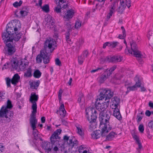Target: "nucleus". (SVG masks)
Masks as SVG:
<instances>
[{
	"label": "nucleus",
	"mask_w": 153,
	"mask_h": 153,
	"mask_svg": "<svg viewBox=\"0 0 153 153\" xmlns=\"http://www.w3.org/2000/svg\"><path fill=\"white\" fill-rule=\"evenodd\" d=\"M26 70V71L25 72L24 75V77L27 78L31 77L32 75V73L33 71L31 67L29 66Z\"/></svg>",
	"instance_id": "b1692460"
},
{
	"label": "nucleus",
	"mask_w": 153,
	"mask_h": 153,
	"mask_svg": "<svg viewBox=\"0 0 153 153\" xmlns=\"http://www.w3.org/2000/svg\"><path fill=\"white\" fill-rule=\"evenodd\" d=\"M101 130H98L94 132L91 134V136L93 139H97L101 136L105 137L108 132L110 130H108L107 128L100 127Z\"/></svg>",
	"instance_id": "f8f14e48"
},
{
	"label": "nucleus",
	"mask_w": 153,
	"mask_h": 153,
	"mask_svg": "<svg viewBox=\"0 0 153 153\" xmlns=\"http://www.w3.org/2000/svg\"><path fill=\"white\" fill-rule=\"evenodd\" d=\"M148 126L150 128L153 130V121H152L149 122Z\"/></svg>",
	"instance_id": "864d4df0"
},
{
	"label": "nucleus",
	"mask_w": 153,
	"mask_h": 153,
	"mask_svg": "<svg viewBox=\"0 0 153 153\" xmlns=\"http://www.w3.org/2000/svg\"><path fill=\"white\" fill-rule=\"evenodd\" d=\"M113 93L107 89H102L100 90L99 100H102L104 98L105 100L108 99L110 101V99L112 97Z\"/></svg>",
	"instance_id": "9b49d317"
},
{
	"label": "nucleus",
	"mask_w": 153,
	"mask_h": 153,
	"mask_svg": "<svg viewBox=\"0 0 153 153\" xmlns=\"http://www.w3.org/2000/svg\"><path fill=\"white\" fill-rule=\"evenodd\" d=\"M120 6L119 7V10H124L126 6L128 8L131 6V0H123L120 2Z\"/></svg>",
	"instance_id": "a211bd4d"
},
{
	"label": "nucleus",
	"mask_w": 153,
	"mask_h": 153,
	"mask_svg": "<svg viewBox=\"0 0 153 153\" xmlns=\"http://www.w3.org/2000/svg\"><path fill=\"white\" fill-rule=\"evenodd\" d=\"M85 58L82 55L78 57V62L79 64H82L85 60Z\"/></svg>",
	"instance_id": "37998d69"
},
{
	"label": "nucleus",
	"mask_w": 153,
	"mask_h": 153,
	"mask_svg": "<svg viewBox=\"0 0 153 153\" xmlns=\"http://www.w3.org/2000/svg\"><path fill=\"white\" fill-rule=\"evenodd\" d=\"M65 26L68 28V32H70L71 31L72 24L71 22H68L65 24Z\"/></svg>",
	"instance_id": "ea45409f"
},
{
	"label": "nucleus",
	"mask_w": 153,
	"mask_h": 153,
	"mask_svg": "<svg viewBox=\"0 0 153 153\" xmlns=\"http://www.w3.org/2000/svg\"><path fill=\"white\" fill-rule=\"evenodd\" d=\"M120 100L117 97H114L111 99V102L110 107L112 109L120 108Z\"/></svg>",
	"instance_id": "dca6fc26"
},
{
	"label": "nucleus",
	"mask_w": 153,
	"mask_h": 153,
	"mask_svg": "<svg viewBox=\"0 0 153 153\" xmlns=\"http://www.w3.org/2000/svg\"><path fill=\"white\" fill-rule=\"evenodd\" d=\"M53 144L51 143L46 142L42 143L41 145L42 148L45 150V152L48 153L51 151L53 147Z\"/></svg>",
	"instance_id": "f3484780"
},
{
	"label": "nucleus",
	"mask_w": 153,
	"mask_h": 153,
	"mask_svg": "<svg viewBox=\"0 0 153 153\" xmlns=\"http://www.w3.org/2000/svg\"><path fill=\"white\" fill-rule=\"evenodd\" d=\"M88 52L87 51H84L83 53L82 54V56L84 58L87 57L88 56Z\"/></svg>",
	"instance_id": "5fc2aeb1"
},
{
	"label": "nucleus",
	"mask_w": 153,
	"mask_h": 153,
	"mask_svg": "<svg viewBox=\"0 0 153 153\" xmlns=\"http://www.w3.org/2000/svg\"><path fill=\"white\" fill-rule=\"evenodd\" d=\"M113 13L114 12L113 11V10H110V12L106 16V18L105 20V22L108 21L109 19L111 18V16H112V15Z\"/></svg>",
	"instance_id": "79ce46f5"
},
{
	"label": "nucleus",
	"mask_w": 153,
	"mask_h": 153,
	"mask_svg": "<svg viewBox=\"0 0 153 153\" xmlns=\"http://www.w3.org/2000/svg\"><path fill=\"white\" fill-rule=\"evenodd\" d=\"M44 24L48 28H51L53 27L54 24L53 19L50 15H48L45 18L44 22Z\"/></svg>",
	"instance_id": "2eb2a0df"
},
{
	"label": "nucleus",
	"mask_w": 153,
	"mask_h": 153,
	"mask_svg": "<svg viewBox=\"0 0 153 153\" xmlns=\"http://www.w3.org/2000/svg\"><path fill=\"white\" fill-rule=\"evenodd\" d=\"M116 135L115 132H111L108 135L106 136V140H111Z\"/></svg>",
	"instance_id": "c756f323"
},
{
	"label": "nucleus",
	"mask_w": 153,
	"mask_h": 153,
	"mask_svg": "<svg viewBox=\"0 0 153 153\" xmlns=\"http://www.w3.org/2000/svg\"><path fill=\"white\" fill-rule=\"evenodd\" d=\"M56 44V41L52 38H47L44 44V49L41 50L40 53L36 56V59L37 63H41L42 59L45 64L49 62L50 55H49V53H52L54 50Z\"/></svg>",
	"instance_id": "f257e3e1"
},
{
	"label": "nucleus",
	"mask_w": 153,
	"mask_h": 153,
	"mask_svg": "<svg viewBox=\"0 0 153 153\" xmlns=\"http://www.w3.org/2000/svg\"><path fill=\"white\" fill-rule=\"evenodd\" d=\"M28 66V62L25 59L21 61L19 66V71H23L26 70Z\"/></svg>",
	"instance_id": "aec40b11"
},
{
	"label": "nucleus",
	"mask_w": 153,
	"mask_h": 153,
	"mask_svg": "<svg viewBox=\"0 0 153 153\" xmlns=\"http://www.w3.org/2000/svg\"><path fill=\"white\" fill-rule=\"evenodd\" d=\"M37 120L36 118V117H30V123L32 128L33 129V135L34 136L35 139L37 140L39 139V134L38 130L36 129V124L37 123Z\"/></svg>",
	"instance_id": "9d476101"
},
{
	"label": "nucleus",
	"mask_w": 153,
	"mask_h": 153,
	"mask_svg": "<svg viewBox=\"0 0 153 153\" xmlns=\"http://www.w3.org/2000/svg\"><path fill=\"white\" fill-rule=\"evenodd\" d=\"M133 138L136 140V143L137 142H138L140 141L138 137V136L136 135H134L133 136Z\"/></svg>",
	"instance_id": "680f3d73"
},
{
	"label": "nucleus",
	"mask_w": 153,
	"mask_h": 153,
	"mask_svg": "<svg viewBox=\"0 0 153 153\" xmlns=\"http://www.w3.org/2000/svg\"><path fill=\"white\" fill-rule=\"evenodd\" d=\"M115 3L114 2H113L111 4L110 8H111V10H114L115 9Z\"/></svg>",
	"instance_id": "e2e57ef3"
},
{
	"label": "nucleus",
	"mask_w": 153,
	"mask_h": 153,
	"mask_svg": "<svg viewBox=\"0 0 153 153\" xmlns=\"http://www.w3.org/2000/svg\"><path fill=\"white\" fill-rule=\"evenodd\" d=\"M11 82V80L10 79L8 78L7 79L6 83L7 85L8 86L10 87V83Z\"/></svg>",
	"instance_id": "13d9d810"
},
{
	"label": "nucleus",
	"mask_w": 153,
	"mask_h": 153,
	"mask_svg": "<svg viewBox=\"0 0 153 153\" xmlns=\"http://www.w3.org/2000/svg\"><path fill=\"white\" fill-rule=\"evenodd\" d=\"M126 88L127 89L126 92V94H128L131 91H134L137 90L135 86L134 85L132 86H127Z\"/></svg>",
	"instance_id": "c9c22d12"
},
{
	"label": "nucleus",
	"mask_w": 153,
	"mask_h": 153,
	"mask_svg": "<svg viewBox=\"0 0 153 153\" xmlns=\"http://www.w3.org/2000/svg\"><path fill=\"white\" fill-rule=\"evenodd\" d=\"M83 99H84L83 94L81 93L80 94L79 97L78 99V101L79 102H81L82 100Z\"/></svg>",
	"instance_id": "603ef678"
},
{
	"label": "nucleus",
	"mask_w": 153,
	"mask_h": 153,
	"mask_svg": "<svg viewBox=\"0 0 153 153\" xmlns=\"http://www.w3.org/2000/svg\"><path fill=\"white\" fill-rule=\"evenodd\" d=\"M143 116V115H140V114H138L137 116L136 119H137V121L138 123L140 122Z\"/></svg>",
	"instance_id": "49530a36"
},
{
	"label": "nucleus",
	"mask_w": 153,
	"mask_h": 153,
	"mask_svg": "<svg viewBox=\"0 0 153 153\" xmlns=\"http://www.w3.org/2000/svg\"><path fill=\"white\" fill-rule=\"evenodd\" d=\"M20 62L17 61H13L11 62V65L12 68L16 70L19 71V66Z\"/></svg>",
	"instance_id": "c85d7f7f"
},
{
	"label": "nucleus",
	"mask_w": 153,
	"mask_h": 153,
	"mask_svg": "<svg viewBox=\"0 0 153 153\" xmlns=\"http://www.w3.org/2000/svg\"><path fill=\"white\" fill-rule=\"evenodd\" d=\"M108 46L111 47L112 48H115L117 45H118L119 43L117 42H108Z\"/></svg>",
	"instance_id": "e433bc0d"
},
{
	"label": "nucleus",
	"mask_w": 153,
	"mask_h": 153,
	"mask_svg": "<svg viewBox=\"0 0 153 153\" xmlns=\"http://www.w3.org/2000/svg\"><path fill=\"white\" fill-rule=\"evenodd\" d=\"M100 61L103 62H111V57L108 56L101 58Z\"/></svg>",
	"instance_id": "7c9ffc66"
},
{
	"label": "nucleus",
	"mask_w": 153,
	"mask_h": 153,
	"mask_svg": "<svg viewBox=\"0 0 153 153\" xmlns=\"http://www.w3.org/2000/svg\"><path fill=\"white\" fill-rule=\"evenodd\" d=\"M141 85V83L140 81L138 80L137 82H136V83L134 86H135L136 87V89H137V87H140Z\"/></svg>",
	"instance_id": "09e8293b"
},
{
	"label": "nucleus",
	"mask_w": 153,
	"mask_h": 153,
	"mask_svg": "<svg viewBox=\"0 0 153 153\" xmlns=\"http://www.w3.org/2000/svg\"><path fill=\"white\" fill-rule=\"evenodd\" d=\"M28 12L25 10H16L15 12V15L16 17L25 16L27 15Z\"/></svg>",
	"instance_id": "4be33fe9"
},
{
	"label": "nucleus",
	"mask_w": 153,
	"mask_h": 153,
	"mask_svg": "<svg viewBox=\"0 0 153 153\" xmlns=\"http://www.w3.org/2000/svg\"><path fill=\"white\" fill-rule=\"evenodd\" d=\"M85 147L84 145H81L79 147L78 151L79 153H82L84 149H85Z\"/></svg>",
	"instance_id": "a18cd8bd"
},
{
	"label": "nucleus",
	"mask_w": 153,
	"mask_h": 153,
	"mask_svg": "<svg viewBox=\"0 0 153 153\" xmlns=\"http://www.w3.org/2000/svg\"><path fill=\"white\" fill-rule=\"evenodd\" d=\"M22 2V0H20L19 2L16 1L13 3V5L14 7H18L21 6Z\"/></svg>",
	"instance_id": "a19ab883"
},
{
	"label": "nucleus",
	"mask_w": 153,
	"mask_h": 153,
	"mask_svg": "<svg viewBox=\"0 0 153 153\" xmlns=\"http://www.w3.org/2000/svg\"><path fill=\"white\" fill-rule=\"evenodd\" d=\"M63 139L65 141H67V143H68V142L70 140H72V141L73 142H74L76 141H77L76 140L74 137H73L71 139H69V137H68L67 135H65L63 137Z\"/></svg>",
	"instance_id": "f704fd0d"
},
{
	"label": "nucleus",
	"mask_w": 153,
	"mask_h": 153,
	"mask_svg": "<svg viewBox=\"0 0 153 153\" xmlns=\"http://www.w3.org/2000/svg\"><path fill=\"white\" fill-rule=\"evenodd\" d=\"M30 87L32 89H37L40 83V80H38L36 81H33L30 82Z\"/></svg>",
	"instance_id": "393cba45"
},
{
	"label": "nucleus",
	"mask_w": 153,
	"mask_h": 153,
	"mask_svg": "<svg viewBox=\"0 0 153 153\" xmlns=\"http://www.w3.org/2000/svg\"><path fill=\"white\" fill-rule=\"evenodd\" d=\"M72 140H70L68 142V143H64L62 144L59 147L61 151H63L65 153H73L74 151L72 150L73 148L74 147L75 148L78 144V141L73 142Z\"/></svg>",
	"instance_id": "0eeeda50"
},
{
	"label": "nucleus",
	"mask_w": 153,
	"mask_h": 153,
	"mask_svg": "<svg viewBox=\"0 0 153 153\" xmlns=\"http://www.w3.org/2000/svg\"><path fill=\"white\" fill-rule=\"evenodd\" d=\"M81 23L82 22L79 20L76 21L74 25L75 28L76 29L79 28L81 26Z\"/></svg>",
	"instance_id": "58836bf2"
},
{
	"label": "nucleus",
	"mask_w": 153,
	"mask_h": 153,
	"mask_svg": "<svg viewBox=\"0 0 153 153\" xmlns=\"http://www.w3.org/2000/svg\"><path fill=\"white\" fill-rule=\"evenodd\" d=\"M59 4L54 7V10H61V9L73 10L71 8H69V4H67L64 0H59Z\"/></svg>",
	"instance_id": "4468645a"
},
{
	"label": "nucleus",
	"mask_w": 153,
	"mask_h": 153,
	"mask_svg": "<svg viewBox=\"0 0 153 153\" xmlns=\"http://www.w3.org/2000/svg\"><path fill=\"white\" fill-rule=\"evenodd\" d=\"M38 95H36L35 93H32L31 94L29 100L30 102L33 104L32 106L33 111H32L30 117H36L37 108L36 102L38 101Z\"/></svg>",
	"instance_id": "6e6552de"
},
{
	"label": "nucleus",
	"mask_w": 153,
	"mask_h": 153,
	"mask_svg": "<svg viewBox=\"0 0 153 153\" xmlns=\"http://www.w3.org/2000/svg\"><path fill=\"white\" fill-rule=\"evenodd\" d=\"M131 83H130L127 81L126 82L125 84V87L126 88H127V86H131Z\"/></svg>",
	"instance_id": "69168bd1"
},
{
	"label": "nucleus",
	"mask_w": 153,
	"mask_h": 153,
	"mask_svg": "<svg viewBox=\"0 0 153 153\" xmlns=\"http://www.w3.org/2000/svg\"><path fill=\"white\" fill-rule=\"evenodd\" d=\"M147 131V133L148 134L147 137L149 139H151L152 137V135H150L149 131V129H148L147 130H146Z\"/></svg>",
	"instance_id": "0e129e2a"
},
{
	"label": "nucleus",
	"mask_w": 153,
	"mask_h": 153,
	"mask_svg": "<svg viewBox=\"0 0 153 153\" xmlns=\"http://www.w3.org/2000/svg\"><path fill=\"white\" fill-rule=\"evenodd\" d=\"M98 99H97L95 102V107L97 111L92 107L89 108V112H91V117H87L88 120L90 123L95 122L97 118L98 112H105L106 111H108L106 109L109 104V101L108 99L105 100L103 102H98Z\"/></svg>",
	"instance_id": "7ed1b4c3"
},
{
	"label": "nucleus",
	"mask_w": 153,
	"mask_h": 153,
	"mask_svg": "<svg viewBox=\"0 0 153 153\" xmlns=\"http://www.w3.org/2000/svg\"><path fill=\"white\" fill-rule=\"evenodd\" d=\"M103 69V68L102 67H99V68H97V69H96L93 70H91V72L92 73H94V72H95L97 71L98 70H102Z\"/></svg>",
	"instance_id": "4d7b16f0"
},
{
	"label": "nucleus",
	"mask_w": 153,
	"mask_h": 153,
	"mask_svg": "<svg viewBox=\"0 0 153 153\" xmlns=\"http://www.w3.org/2000/svg\"><path fill=\"white\" fill-rule=\"evenodd\" d=\"M69 32H68L65 34L66 36V41L68 43H71V39H70V34L69 33Z\"/></svg>",
	"instance_id": "4c0bfd02"
},
{
	"label": "nucleus",
	"mask_w": 153,
	"mask_h": 153,
	"mask_svg": "<svg viewBox=\"0 0 153 153\" xmlns=\"http://www.w3.org/2000/svg\"><path fill=\"white\" fill-rule=\"evenodd\" d=\"M123 57L120 56H114L111 57V62L116 63L121 62L123 59Z\"/></svg>",
	"instance_id": "a878e982"
},
{
	"label": "nucleus",
	"mask_w": 153,
	"mask_h": 153,
	"mask_svg": "<svg viewBox=\"0 0 153 153\" xmlns=\"http://www.w3.org/2000/svg\"><path fill=\"white\" fill-rule=\"evenodd\" d=\"M63 92V91L62 89H60L59 92V94L58 95V97L60 101L61 99V96Z\"/></svg>",
	"instance_id": "6e6d98bb"
},
{
	"label": "nucleus",
	"mask_w": 153,
	"mask_h": 153,
	"mask_svg": "<svg viewBox=\"0 0 153 153\" xmlns=\"http://www.w3.org/2000/svg\"><path fill=\"white\" fill-rule=\"evenodd\" d=\"M75 126L76 128V132L79 135L83 137L84 135V132L83 130L82 126L78 124H76Z\"/></svg>",
	"instance_id": "5701e85b"
},
{
	"label": "nucleus",
	"mask_w": 153,
	"mask_h": 153,
	"mask_svg": "<svg viewBox=\"0 0 153 153\" xmlns=\"http://www.w3.org/2000/svg\"><path fill=\"white\" fill-rule=\"evenodd\" d=\"M42 73L39 70H36L33 73V76L36 78H39L41 76Z\"/></svg>",
	"instance_id": "72a5a7b5"
},
{
	"label": "nucleus",
	"mask_w": 153,
	"mask_h": 153,
	"mask_svg": "<svg viewBox=\"0 0 153 153\" xmlns=\"http://www.w3.org/2000/svg\"><path fill=\"white\" fill-rule=\"evenodd\" d=\"M139 130L140 131L143 133V132L144 130V128L143 126V124H140L139 126Z\"/></svg>",
	"instance_id": "de8ad7c7"
},
{
	"label": "nucleus",
	"mask_w": 153,
	"mask_h": 153,
	"mask_svg": "<svg viewBox=\"0 0 153 153\" xmlns=\"http://www.w3.org/2000/svg\"><path fill=\"white\" fill-rule=\"evenodd\" d=\"M66 112V111L65 110L59 111L60 115H61L62 117H64L65 115Z\"/></svg>",
	"instance_id": "8fccbe9b"
},
{
	"label": "nucleus",
	"mask_w": 153,
	"mask_h": 153,
	"mask_svg": "<svg viewBox=\"0 0 153 153\" xmlns=\"http://www.w3.org/2000/svg\"><path fill=\"white\" fill-rule=\"evenodd\" d=\"M126 36V33H125V36L123 35V34H120L118 38L120 39H124V38Z\"/></svg>",
	"instance_id": "bf43d9fd"
},
{
	"label": "nucleus",
	"mask_w": 153,
	"mask_h": 153,
	"mask_svg": "<svg viewBox=\"0 0 153 153\" xmlns=\"http://www.w3.org/2000/svg\"><path fill=\"white\" fill-rule=\"evenodd\" d=\"M117 66L116 65H114L111 67L110 68H108L105 70V71L107 72V73L110 74V76L112 74V72L116 69Z\"/></svg>",
	"instance_id": "2f4dec72"
},
{
	"label": "nucleus",
	"mask_w": 153,
	"mask_h": 153,
	"mask_svg": "<svg viewBox=\"0 0 153 153\" xmlns=\"http://www.w3.org/2000/svg\"><path fill=\"white\" fill-rule=\"evenodd\" d=\"M111 115V113L109 111L99 113L100 127L107 128L108 130H111L112 127L109 125L108 121Z\"/></svg>",
	"instance_id": "39448f33"
},
{
	"label": "nucleus",
	"mask_w": 153,
	"mask_h": 153,
	"mask_svg": "<svg viewBox=\"0 0 153 153\" xmlns=\"http://www.w3.org/2000/svg\"><path fill=\"white\" fill-rule=\"evenodd\" d=\"M5 93L1 91H0V102L3 100L6 97L4 96Z\"/></svg>",
	"instance_id": "c03bdc74"
},
{
	"label": "nucleus",
	"mask_w": 153,
	"mask_h": 153,
	"mask_svg": "<svg viewBox=\"0 0 153 153\" xmlns=\"http://www.w3.org/2000/svg\"><path fill=\"white\" fill-rule=\"evenodd\" d=\"M110 76V74L107 73L105 71L104 73L98 78L99 82L100 83H103L104 81Z\"/></svg>",
	"instance_id": "412c9836"
},
{
	"label": "nucleus",
	"mask_w": 153,
	"mask_h": 153,
	"mask_svg": "<svg viewBox=\"0 0 153 153\" xmlns=\"http://www.w3.org/2000/svg\"><path fill=\"white\" fill-rule=\"evenodd\" d=\"M73 10H66L63 12V15L61 14L64 16V18L68 20L71 19L73 17L74 14Z\"/></svg>",
	"instance_id": "6ab92c4d"
},
{
	"label": "nucleus",
	"mask_w": 153,
	"mask_h": 153,
	"mask_svg": "<svg viewBox=\"0 0 153 153\" xmlns=\"http://www.w3.org/2000/svg\"><path fill=\"white\" fill-rule=\"evenodd\" d=\"M11 101L8 100L7 105L3 106L0 110V117H1L0 122L4 123H7L11 121L13 116V112L10 111L13 107Z\"/></svg>",
	"instance_id": "20e7f679"
},
{
	"label": "nucleus",
	"mask_w": 153,
	"mask_h": 153,
	"mask_svg": "<svg viewBox=\"0 0 153 153\" xmlns=\"http://www.w3.org/2000/svg\"><path fill=\"white\" fill-rule=\"evenodd\" d=\"M4 42L7 47V50L6 53L9 55H11L13 54L16 50V44L13 43V41H15L14 39L11 40L5 41L2 37Z\"/></svg>",
	"instance_id": "1a4fd4ad"
},
{
	"label": "nucleus",
	"mask_w": 153,
	"mask_h": 153,
	"mask_svg": "<svg viewBox=\"0 0 153 153\" xmlns=\"http://www.w3.org/2000/svg\"><path fill=\"white\" fill-rule=\"evenodd\" d=\"M55 63L56 65L59 66L61 65V62L58 58H56L55 59Z\"/></svg>",
	"instance_id": "3c124183"
},
{
	"label": "nucleus",
	"mask_w": 153,
	"mask_h": 153,
	"mask_svg": "<svg viewBox=\"0 0 153 153\" xmlns=\"http://www.w3.org/2000/svg\"><path fill=\"white\" fill-rule=\"evenodd\" d=\"M20 77L17 74H15L11 80V83L13 85H16L19 82Z\"/></svg>",
	"instance_id": "cd10ccee"
},
{
	"label": "nucleus",
	"mask_w": 153,
	"mask_h": 153,
	"mask_svg": "<svg viewBox=\"0 0 153 153\" xmlns=\"http://www.w3.org/2000/svg\"><path fill=\"white\" fill-rule=\"evenodd\" d=\"M145 114L146 116L149 117L151 115V112L149 110H147L146 111Z\"/></svg>",
	"instance_id": "052dcab7"
},
{
	"label": "nucleus",
	"mask_w": 153,
	"mask_h": 153,
	"mask_svg": "<svg viewBox=\"0 0 153 153\" xmlns=\"http://www.w3.org/2000/svg\"><path fill=\"white\" fill-rule=\"evenodd\" d=\"M61 131L62 130L60 129H58L55 131L51 136L50 137L51 143L53 145H56L58 143L57 139H60V138L59 137L58 135L60 134Z\"/></svg>",
	"instance_id": "ddd939ff"
},
{
	"label": "nucleus",
	"mask_w": 153,
	"mask_h": 153,
	"mask_svg": "<svg viewBox=\"0 0 153 153\" xmlns=\"http://www.w3.org/2000/svg\"><path fill=\"white\" fill-rule=\"evenodd\" d=\"M119 108H117L114 109L113 113V115L119 120H121V116Z\"/></svg>",
	"instance_id": "bb28decb"
},
{
	"label": "nucleus",
	"mask_w": 153,
	"mask_h": 153,
	"mask_svg": "<svg viewBox=\"0 0 153 153\" xmlns=\"http://www.w3.org/2000/svg\"><path fill=\"white\" fill-rule=\"evenodd\" d=\"M65 110L64 108V106L63 104H62L59 108V111H61L62 110Z\"/></svg>",
	"instance_id": "338daca9"
},
{
	"label": "nucleus",
	"mask_w": 153,
	"mask_h": 153,
	"mask_svg": "<svg viewBox=\"0 0 153 153\" xmlns=\"http://www.w3.org/2000/svg\"><path fill=\"white\" fill-rule=\"evenodd\" d=\"M8 64L7 63H5L4 65V67H2V69L3 70L4 68L7 69L8 68Z\"/></svg>",
	"instance_id": "774afa93"
},
{
	"label": "nucleus",
	"mask_w": 153,
	"mask_h": 153,
	"mask_svg": "<svg viewBox=\"0 0 153 153\" xmlns=\"http://www.w3.org/2000/svg\"><path fill=\"white\" fill-rule=\"evenodd\" d=\"M21 27L20 22L19 21L14 23V25L12 23L7 24L6 31L3 33L2 37L5 41L11 40L14 39L15 42L18 41L21 38V35L19 33L17 34L16 32L20 30Z\"/></svg>",
	"instance_id": "f03ea898"
},
{
	"label": "nucleus",
	"mask_w": 153,
	"mask_h": 153,
	"mask_svg": "<svg viewBox=\"0 0 153 153\" xmlns=\"http://www.w3.org/2000/svg\"><path fill=\"white\" fill-rule=\"evenodd\" d=\"M42 0H39V6L41 7L42 10H49V5L48 4H46L43 6L42 7Z\"/></svg>",
	"instance_id": "473e14b6"
},
{
	"label": "nucleus",
	"mask_w": 153,
	"mask_h": 153,
	"mask_svg": "<svg viewBox=\"0 0 153 153\" xmlns=\"http://www.w3.org/2000/svg\"><path fill=\"white\" fill-rule=\"evenodd\" d=\"M131 50L130 51L128 49H126L125 50V53L127 54L131 53L133 54L137 58V60L140 64H142V59L141 57L142 55L141 52L139 50L138 48L136 43V42L132 40L130 42Z\"/></svg>",
	"instance_id": "423d86ee"
}]
</instances>
